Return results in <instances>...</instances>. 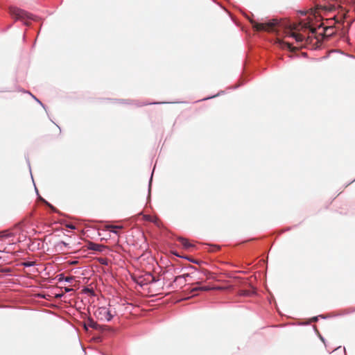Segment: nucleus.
Returning a JSON list of instances; mask_svg holds the SVG:
<instances>
[{
  "label": "nucleus",
  "instance_id": "f257e3e1",
  "mask_svg": "<svg viewBox=\"0 0 355 355\" xmlns=\"http://www.w3.org/2000/svg\"><path fill=\"white\" fill-rule=\"evenodd\" d=\"M321 28V25L318 28L312 27L309 23H306L302 27V29L309 31V35L305 38L302 34L293 32V30H299L295 26H290L288 31V35L293 37L297 42H304V44L308 46L312 44L313 48H317L321 44V42L325 37H331L335 34V28L333 26H327L323 28L322 32L318 33V31Z\"/></svg>",
  "mask_w": 355,
  "mask_h": 355
},
{
  "label": "nucleus",
  "instance_id": "f03ea898",
  "mask_svg": "<svg viewBox=\"0 0 355 355\" xmlns=\"http://www.w3.org/2000/svg\"><path fill=\"white\" fill-rule=\"evenodd\" d=\"M250 22L253 28L258 31H274L277 27H283L284 26L277 19H273L266 23H258L253 20H251Z\"/></svg>",
  "mask_w": 355,
  "mask_h": 355
},
{
  "label": "nucleus",
  "instance_id": "7ed1b4c3",
  "mask_svg": "<svg viewBox=\"0 0 355 355\" xmlns=\"http://www.w3.org/2000/svg\"><path fill=\"white\" fill-rule=\"evenodd\" d=\"M9 12L16 20L25 21L26 19H34V17L32 14L17 7H10L9 8Z\"/></svg>",
  "mask_w": 355,
  "mask_h": 355
},
{
  "label": "nucleus",
  "instance_id": "20e7f679",
  "mask_svg": "<svg viewBox=\"0 0 355 355\" xmlns=\"http://www.w3.org/2000/svg\"><path fill=\"white\" fill-rule=\"evenodd\" d=\"M96 315L101 320L110 321L113 318L110 311L105 307H101L96 311Z\"/></svg>",
  "mask_w": 355,
  "mask_h": 355
},
{
  "label": "nucleus",
  "instance_id": "39448f33",
  "mask_svg": "<svg viewBox=\"0 0 355 355\" xmlns=\"http://www.w3.org/2000/svg\"><path fill=\"white\" fill-rule=\"evenodd\" d=\"M179 242L180 244L185 248V249H190L191 248L194 247V245L190 243V241L184 238L180 237L178 239Z\"/></svg>",
  "mask_w": 355,
  "mask_h": 355
},
{
  "label": "nucleus",
  "instance_id": "423d86ee",
  "mask_svg": "<svg viewBox=\"0 0 355 355\" xmlns=\"http://www.w3.org/2000/svg\"><path fill=\"white\" fill-rule=\"evenodd\" d=\"M105 228L106 230L110 231L115 234H118V230L121 229L122 227L117 226V225H105Z\"/></svg>",
  "mask_w": 355,
  "mask_h": 355
},
{
  "label": "nucleus",
  "instance_id": "0eeeda50",
  "mask_svg": "<svg viewBox=\"0 0 355 355\" xmlns=\"http://www.w3.org/2000/svg\"><path fill=\"white\" fill-rule=\"evenodd\" d=\"M103 248H105L103 245H99V244H96V243H90L89 245V248L90 250H95V251H98V252L102 251V249Z\"/></svg>",
  "mask_w": 355,
  "mask_h": 355
},
{
  "label": "nucleus",
  "instance_id": "6e6552de",
  "mask_svg": "<svg viewBox=\"0 0 355 355\" xmlns=\"http://www.w3.org/2000/svg\"><path fill=\"white\" fill-rule=\"evenodd\" d=\"M211 290H213L212 287H209V286H199V287L193 288L191 290V292L193 293V292H196V291H211Z\"/></svg>",
  "mask_w": 355,
  "mask_h": 355
},
{
  "label": "nucleus",
  "instance_id": "1a4fd4ad",
  "mask_svg": "<svg viewBox=\"0 0 355 355\" xmlns=\"http://www.w3.org/2000/svg\"><path fill=\"white\" fill-rule=\"evenodd\" d=\"M282 47H286V48H288V49H290L291 51H295V49H296L295 48L292 47V45H291V43L287 42H283L282 43Z\"/></svg>",
  "mask_w": 355,
  "mask_h": 355
},
{
  "label": "nucleus",
  "instance_id": "9d476101",
  "mask_svg": "<svg viewBox=\"0 0 355 355\" xmlns=\"http://www.w3.org/2000/svg\"><path fill=\"white\" fill-rule=\"evenodd\" d=\"M185 283H186V279H182L180 281L177 282H175L173 281V283L171 284V286H174V285L175 284L177 286L176 288L178 286H179L180 288H182V286L185 284Z\"/></svg>",
  "mask_w": 355,
  "mask_h": 355
},
{
  "label": "nucleus",
  "instance_id": "9b49d317",
  "mask_svg": "<svg viewBox=\"0 0 355 355\" xmlns=\"http://www.w3.org/2000/svg\"><path fill=\"white\" fill-rule=\"evenodd\" d=\"M189 275L188 273H187V274H184L182 275L176 276L175 277L174 282H177L180 281L182 279H186V277H189Z\"/></svg>",
  "mask_w": 355,
  "mask_h": 355
},
{
  "label": "nucleus",
  "instance_id": "f8f14e48",
  "mask_svg": "<svg viewBox=\"0 0 355 355\" xmlns=\"http://www.w3.org/2000/svg\"><path fill=\"white\" fill-rule=\"evenodd\" d=\"M69 244L64 241H60L57 244V247H58L61 250H64V248L68 247Z\"/></svg>",
  "mask_w": 355,
  "mask_h": 355
},
{
  "label": "nucleus",
  "instance_id": "ddd939ff",
  "mask_svg": "<svg viewBox=\"0 0 355 355\" xmlns=\"http://www.w3.org/2000/svg\"><path fill=\"white\" fill-rule=\"evenodd\" d=\"M239 295L242 296H249L252 294V292L248 290H241L239 291Z\"/></svg>",
  "mask_w": 355,
  "mask_h": 355
},
{
  "label": "nucleus",
  "instance_id": "4468645a",
  "mask_svg": "<svg viewBox=\"0 0 355 355\" xmlns=\"http://www.w3.org/2000/svg\"><path fill=\"white\" fill-rule=\"evenodd\" d=\"M10 236H12V234L9 233L8 231L0 232V236L2 238L9 237Z\"/></svg>",
  "mask_w": 355,
  "mask_h": 355
},
{
  "label": "nucleus",
  "instance_id": "2eb2a0df",
  "mask_svg": "<svg viewBox=\"0 0 355 355\" xmlns=\"http://www.w3.org/2000/svg\"><path fill=\"white\" fill-rule=\"evenodd\" d=\"M35 264V261H26L22 263L24 267L33 266Z\"/></svg>",
  "mask_w": 355,
  "mask_h": 355
},
{
  "label": "nucleus",
  "instance_id": "dca6fc26",
  "mask_svg": "<svg viewBox=\"0 0 355 355\" xmlns=\"http://www.w3.org/2000/svg\"><path fill=\"white\" fill-rule=\"evenodd\" d=\"M89 326L96 329H98V327H100L99 324H98L96 322H95L94 321L90 322Z\"/></svg>",
  "mask_w": 355,
  "mask_h": 355
},
{
  "label": "nucleus",
  "instance_id": "f3484780",
  "mask_svg": "<svg viewBox=\"0 0 355 355\" xmlns=\"http://www.w3.org/2000/svg\"><path fill=\"white\" fill-rule=\"evenodd\" d=\"M213 290H218V291H223L227 289V287H223V286H216V287H212Z\"/></svg>",
  "mask_w": 355,
  "mask_h": 355
},
{
  "label": "nucleus",
  "instance_id": "a211bd4d",
  "mask_svg": "<svg viewBox=\"0 0 355 355\" xmlns=\"http://www.w3.org/2000/svg\"><path fill=\"white\" fill-rule=\"evenodd\" d=\"M220 250V247L218 245H213L211 249L210 250L211 252H216Z\"/></svg>",
  "mask_w": 355,
  "mask_h": 355
},
{
  "label": "nucleus",
  "instance_id": "6ab92c4d",
  "mask_svg": "<svg viewBox=\"0 0 355 355\" xmlns=\"http://www.w3.org/2000/svg\"><path fill=\"white\" fill-rule=\"evenodd\" d=\"M349 1L351 3H353L352 7H353L354 11L355 12V0H349Z\"/></svg>",
  "mask_w": 355,
  "mask_h": 355
},
{
  "label": "nucleus",
  "instance_id": "aec40b11",
  "mask_svg": "<svg viewBox=\"0 0 355 355\" xmlns=\"http://www.w3.org/2000/svg\"><path fill=\"white\" fill-rule=\"evenodd\" d=\"M46 204H47V205H48L49 207H50L52 209H53V210L55 209V208H54L52 205H50V204H49L48 202H46Z\"/></svg>",
  "mask_w": 355,
  "mask_h": 355
},
{
  "label": "nucleus",
  "instance_id": "412c9836",
  "mask_svg": "<svg viewBox=\"0 0 355 355\" xmlns=\"http://www.w3.org/2000/svg\"><path fill=\"white\" fill-rule=\"evenodd\" d=\"M191 261L193 262V263H198V261H196V260H193L191 259Z\"/></svg>",
  "mask_w": 355,
  "mask_h": 355
},
{
  "label": "nucleus",
  "instance_id": "4be33fe9",
  "mask_svg": "<svg viewBox=\"0 0 355 355\" xmlns=\"http://www.w3.org/2000/svg\"><path fill=\"white\" fill-rule=\"evenodd\" d=\"M174 254H175V256L179 257V255H178V254H176V253H174Z\"/></svg>",
  "mask_w": 355,
  "mask_h": 355
}]
</instances>
